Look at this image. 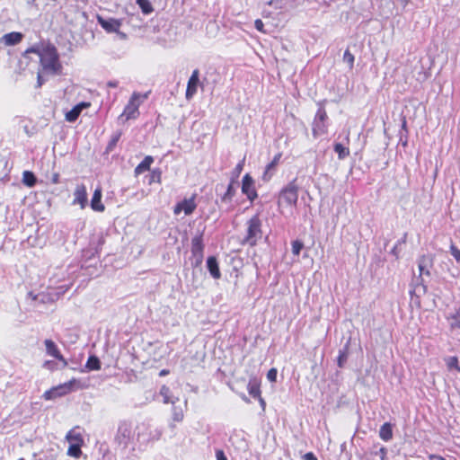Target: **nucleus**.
Returning a JSON list of instances; mask_svg holds the SVG:
<instances>
[{"label":"nucleus","instance_id":"f257e3e1","mask_svg":"<svg viewBox=\"0 0 460 460\" xmlns=\"http://www.w3.org/2000/svg\"><path fill=\"white\" fill-rule=\"evenodd\" d=\"M298 185L296 179L288 182L279 193L278 207L279 211L283 213L284 208H296L298 201Z\"/></svg>","mask_w":460,"mask_h":460},{"label":"nucleus","instance_id":"f03ea898","mask_svg":"<svg viewBox=\"0 0 460 460\" xmlns=\"http://www.w3.org/2000/svg\"><path fill=\"white\" fill-rule=\"evenodd\" d=\"M40 64L44 70L51 74H58L61 72L62 66L59 62V56L56 47L48 44L40 53Z\"/></svg>","mask_w":460,"mask_h":460},{"label":"nucleus","instance_id":"7ed1b4c3","mask_svg":"<svg viewBox=\"0 0 460 460\" xmlns=\"http://www.w3.org/2000/svg\"><path fill=\"white\" fill-rule=\"evenodd\" d=\"M246 234L243 239V244L253 247L262 237L261 220L259 215H254L246 223Z\"/></svg>","mask_w":460,"mask_h":460},{"label":"nucleus","instance_id":"20e7f679","mask_svg":"<svg viewBox=\"0 0 460 460\" xmlns=\"http://www.w3.org/2000/svg\"><path fill=\"white\" fill-rule=\"evenodd\" d=\"M75 383L76 379L72 378L68 382L58 385L46 391L43 394V397L46 400H53L56 399L57 397L66 395L74 390V385Z\"/></svg>","mask_w":460,"mask_h":460},{"label":"nucleus","instance_id":"39448f33","mask_svg":"<svg viewBox=\"0 0 460 460\" xmlns=\"http://www.w3.org/2000/svg\"><path fill=\"white\" fill-rule=\"evenodd\" d=\"M242 192L247 199L253 202L258 198L257 190L255 188V182L252 177L246 173L242 180Z\"/></svg>","mask_w":460,"mask_h":460},{"label":"nucleus","instance_id":"423d86ee","mask_svg":"<svg viewBox=\"0 0 460 460\" xmlns=\"http://www.w3.org/2000/svg\"><path fill=\"white\" fill-rule=\"evenodd\" d=\"M196 208V194H192L190 198L178 202L173 208V213L174 215H179L183 211L186 216H189L195 211Z\"/></svg>","mask_w":460,"mask_h":460},{"label":"nucleus","instance_id":"0eeeda50","mask_svg":"<svg viewBox=\"0 0 460 460\" xmlns=\"http://www.w3.org/2000/svg\"><path fill=\"white\" fill-rule=\"evenodd\" d=\"M147 93L144 94L134 93L121 115H133L137 111L139 105L147 99Z\"/></svg>","mask_w":460,"mask_h":460},{"label":"nucleus","instance_id":"6e6552de","mask_svg":"<svg viewBox=\"0 0 460 460\" xmlns=\"http://www.w3.org/2000/svg\"><path fill=\"white\" fill-rule=\"evenodd\" d=\"M191 254L196 258L197 264L202 262L204 255V243H203V234H196L191 239Z\"/></svg>","mask_w":460,"mask_h":460},{"label":"nucleus","instance_id":"1a4fd4ad","mask_svg":"<svg viewBox=\"0 0 460 460\" xmlns=\"http://www.w3.org/2000/svg\"><path fill=\"white\" fill-rule=\"evenodd\" d=\"M44 344L46 347V353L49 356H51L60 361L62 363V367H66L68 365L67 360L64 358V356L61 354L59 349L58 348L57 344L49 339H47L44 341Z\"/></svg>","mask_w":460,"mask_h":460},{"label":"nucleus","instance_id":"9d476101","mask_svg":"<svg viewBox=\"0 0 460 460\" xmlns=\"http://www.w3.org/2000/svg\"><path fill=\"white\" fill-rule=\"evenodd\" d=\"M88 203L87 199V190L84 184L81 183L76 185L74 191V205H79L82 209H84Z\"/></svg>","mask_w":460,"mask_h":460},{"label":"nucleus","instance_id":"9b49d317","mask_svg":"<svg viewBox=\"0 0 460 460\" xmlns=\"http://www.w3.org/2000/svg\"><path fill=\"white\" fill-rule=\"evenodd\" d=\"M97 21L100 23V25L108 32H116L119 31L121 23L119 20L110 18V19H104L103 17L98 15Z\"/></svg>","mask_w":460,"mask_h":460},{"label":"nucleus","instance_id":"f8f14e48","mask_svg":"<svg viewBox=\"0 0 460 460\" xmlns=\"http://www.w3.org/2000/svg\"><path fill=\"white\" fill-rule=\"evenodd\" d=\"M102 190L101 187H98L94 190L92 199H91V208L96 212H103L105 210V206L102 202Z\"/></svg>","mask_w":460,"mask_h":460},{"label":"nucleus","instance_id":"ddd939ff","mask_svg":"<svg viewBox=\"0 0 460 460\" xmlns=\"http://www.w3.org/2000/svg\"><path fill=\"white\" fill-rule=\"evenodd\" d=\"M199 70L195 69L192 72V75H190V77L188 81V85H187V90H186L187 99L191 98L197 93L198 84L199 83Z\"/></svg>","mask_w":460,"mask_h":460},{"label":"nucleus","instance_id":"4468645a","mask_svg":"<svg viewBox=\"0 0 460 460\" xmlns=\"http://www.w3.org/2000/svg\"><path fill=\"white\" fill-rule=\"evenodd\" d=\"M313 135L318 137L327 133V125L325 123V117H315L313 122Z\"/></svg>","mask_w":460,"mask_h":460},{"label":"nucleus","instance_id":"2eb2a0df","mask_svg":"<svg viewBox=\"0 0 460 460\" xmlns=\"http://www.w3.org/2000/svg\"><path fill=\"white\" fill-rule=\"evenodd\" d=\"M405 111L402 112H406L408 114L413 113H423L425 112V107L422 105L420 102L417 99L409 100L405 104Z\"/></svg>","mask_w":460,"mask_h":460},{"label":"nucleus","instance_id":"dca6fc26","mask_svg":"<svg viewBox=\"0 0 460 460\" xmlns=\"http://www.w3.org/2000/svg\"><path fill=\"white\" fill-rule=\"evenodd\" d=\"M207 267L213 279H219L221 278V272L219 270L218 262L215 256H209L208 258Z\"/></svg>","mask_w":460,"mask_h":460},{"label":"nucleus","instance_id":"f3484780","mask_svg":"<svg viewBox=\"0 0 460 460\" xmlns=\"http://www.w3.org/2000/svg\"><path fill=\"white\" fill-rule=\"evenodd\" d=\"M247 390L249 394L253 398H260L261 395V381L256 377L251 378L247 385Z\"/></svg>","mask_w":460,"mask_h":460},{"label":"nucleus","instance_id":"a211bd4d","mask_svg":"<svg viewBox=\"0 0 460 460\" xmlns=\"http://www.w3.org/2000/svg\"><path fill=\"white\" fill-rule=\"evenodd\" d=\"M154 162V158L151 155H146L144 160L137 165L134 170L135 175L138 176L139 174L149 171L150 166Z\"/></svg>","mask_w":460,"mask_h":460},{"label":"nucleus","instance_id":"6ab92c4d","mask_svg":"<svg viewBox=\"0 0 460 460\" xmlns=\"http://www.w3.org/2000/svg\"><path fill=\"white\" fill-rule=\"evenodd\" d=\"M23 35L21 32H10L3 36V40L8 46L16 45L22 40Z\"/></svg>","mask_w":460,"mask_h":460},{"label":"nucleus","instance_id":"aec40b11","mask_svg":"<svg viewBox=\"0 0 460 460\" xmlns=\"http://www.w3.org/2000/svg\"><path fill=\"white\" fill-rule=\"evenodd\" d=\"M66 438L67 439L70 445H84L83 436L79 431L76 430V429H72L71 430H69L66 436Z\"/></svg>","mask_w":460,"mask_h":460},{"label":"nucleus","instance_id":"412c9836","mask_svg":"<svg viewBox=\"0 0 460 460\" xmlns=\"http://www.w3.org/2000/svg\"><path fill=\"white\" fill-rule=\"evenodd\" d=\"M379 437L384 441H389L393 438V428L391 423H384L379 429Z\"/></svg>","mask_w":460,"mask_h":460},{"label":"nucleus","instance_id":"4be33fe9","mask_svg":"<svg viewBox=\"0 0 460 460\" xmlns=\"http://www.w3.org/2000/svg\"><path fill=\"white\" fill-rule=\"evenodd\" d=\"M236 182L230 181L226 191L221 196L220 199L223 203H229L235 195L234 184Z\"/></svg>","mask_w":460,"mask_h":460},{"label":"nucleus","instance_id":"5701e85b","mask_svg":"<svg viewBox=\"0 0 460 460\" xmlns=\"http://www.w3.org/2000/svg\"><path fill=\"white\" fill-rule=\"evenodd\" d=\"M37 182L36 176L31 171H24L22 172V183L27 187H33Z\"/></svg>","mask_w":460,"mask_h":460},{"label":"nucleus","instance_id":"b1692460","mask_svg":"<svg viewBox=\"0 0 460 460\" xmlns=\"http://www.w3.org/2000/svg\"><path fill=\"white\" fill-rule=\"evenodd\" d=\"M85 367L90 371L100 370L102 367L101 361L96 356L92 355L88 358Z\"/></svg>","mask_w":460,"mask_h":460},{"label":"nucleus","instance_id":"393cba45","mask_svg":"<svg viewBox=\"0 0 460 460\" xmlns=\"http://www.w3.org/2000/svg\"><path fill=\"white\" fill-rule=\"evenodd\" d=\"M91 106L90 102H81L75 105L66 115H80V113Z\"/></svg>","mask_w":460,"mask_h":460},{"label":"nucleus","instance_id":"a878e982","mask_svg":"<svg viewBox=\"0 0 460 460\" xmlns=\"http://www.w3.org/2000/svg\"><path fill=\"white\" fill-rule=\"evenodd\" d=\"M334 151H335V153H337L338 158L340 160H342V159H344V158H346L347 156L349 155V148L344 146L341 143H335L334 144Z\"/></svg>","mask_w":460,"mask_h":460},{"label":"nucleus","instance_id":"bb28decb","mask_svg":"<svg viewBox=\"0 0 460 460\" xmlns=\"http://www.w3.org/2000/svg\"><path fill=\"white\" fill-rule=\"evenodd\" d=\"M451 329H460V307L447 317Z\"/></svg>","mask_w":460,"mask_h":460},{"label":"nucleus","instance_id":"cd10ccee","mask_svg":"<svg viewBox=\"0 0 460 460\" xmlns=\"http://www.w3.org/2000/svg\"><path fill=\"white\" fill-rule=\"evenodd\" d=\"M82 447H83V445H75V444L69 445L68 449H67V455L69 456H72L75 458H79L82 455V450H81Z\"/></svg>","mask_w":460,"mask_h":460},{"label":"nucleus","instance_id":"c85d7f7f","mask_svg":"<svg viewBox=\"0 0 460 460\" xmlns=\"http://www.w3.org/2000/svg\"><path fill=\"white\" fill-rule=\"evenodd\" d=\"M244 166V159H243L241 162H239L234 169L231 172V180L232 181L237 182V179L239 178L243 169Z\"/></svg>","mask_w":460,"mask_h":460},{"label":"nucleus","instance_id":"c756f323","mask_svg":"<svg viewBox=\"0 0 460 460\" xmlns=\"http://www.w3.org/2000/svg\"><path fill=\"white\" fill-rule=\"evenodd\" d=\"M446 364L448 368V370L456 369L457 372L460 373V366L458 363V358L456 356L449 357L446 359Z\"/></svg>","mask_w":460,"mask_h":460},{"label":"nucleus","instance_id":"7c9ffc66","mask_svg":"<svg viewBox=\"0 0 460 460\" xmlns=\"http://www.w3.org/2000/svg\"><path fill=\"white\" fill-rule=\"evenodd\" d=\"M282 156V154L281 153H279L277 154L272 161L267 165L266 167V170H265V172H264V179L266 178V175L271 171V170H274V168L278 165V164L279 163V160Z\"/></svg>","mask_w":460,"mask_h":460},{"label":"nucleus","instance_id":"2f4dec72","mask_svg":"<svg viewBox=\"0 0 460 460\" xmlns=\"http://www.w3.org/2000/svg\"><path fill=\"white\" fill-rule=\"evenodd\" d=\"M121 137V132L120 131H117L111 138L110 142L108 143V146H107V151L108 152H111L114 149V147L116 146L117 143L119 142V138Z\"/></svg>","mask_w":460,"mask_h":460},{"label":"nucleus","instance_id":"473e14b6","mask_svg":"<svg viewBox=\"0 0 460 460\" xmlns=\"http://www.w3.org/2000/svg\"><path fill=\"white\" fill-rule=\"evenodd\" d=\"M429 263H431V259L429 258L427 255H422L419 259V270H420V275L425 272V268L427 267V265Z\"/></svg>","mask_w":460,"mask_h":460},{"label":"nucleus","instance_id":"72a5a7b5","mask_svg":"<svg viewBox=\"0 0 460 460\" xmlns=\"http://www.w3.org/2000/svg\"><path fill=\"white\" fill-rule=\"evenodd\" d=\"M292 253L295 256H299L301 250L304 248V243L300 240H295L291 243Z\"/></svg>","mask_w":460,"mask_h":460},{"label":"nucleus","instance_id":"f704fd0d","mask_svg":"<svg viewBox=\"0 0 460 460\" xmlns=\"http://www.w3.org/2000/svg\"><path fill=\"white\" fill-rule=\"evenodd\" d=\"M137 3L141 7L143 13H149L153 11L151 4L147 0H137Z\"/></svg>","mask_w":460,"mask_h":460},{"label":"nucleus","instance_id":"c9c22d12","mask_svg":"<svg viewBox=\"0 0 460 460\" xmlns=\"http://www.w3.org/2000/svg\"><path fill=\"white\" fill-rule=\"evenodd\" d=\"M162 172L159 169H155L151 172L149 184L153 182H161Z\"/></svg>","mask_w":460,"mask_h":460},{"label":"nucleus","instance_id":"e433bc0d","mask_svg":"<svg viewBox=\"0 0 460 460\" xmlns=\"http://www.w3.org/2000/svg\"><path fill=\"white\" fill-rule=\"evenodd\" d=\"M344 62L349 64V68L353 67L354 64V56L349 52V50H346L343 55Z\"/></svg>","mask_w":460,"mask_h":460},{"label":"nucleus","instance_id":"4c0bfd02","mask_svg":"<svg viewBox=\"0 0 460 460\" xmlns=\"http://www.w3.org/2000/svg\"><path fill=\"white\" fill-rule=\"evenodd\" d=\"M450 252L457 262H460V249H458L454 243L450 244Z\"/></svg>","mask_w":460,"mask_h":460},{"label":"nucleus","instance_id":"58836bf2","mask_svg":"<svg viewBox=\"0 0 460 460\" xmlns=\"http://www.w3.org/2000/svg\"><path fill=\"white\" fill-rule=\"evenodd\" d=\"M268 4L273 6L275 9H283L286 5L284 0H270Z\"/></svg>","mask_w":460,"mask_h":460},{"label":"nucleus","instance_id":"ea45409f","mask_svg":"<svg viewBox=\"0 0 460 460\" xmlns=\"http://www.w3.org/2000/svg\"><path fill=\"white\" fill-rule=\"evenodd\" d=\"M347 358H348L347 352L340 351V354H339V357H338V360H337L339 367H343L344 363L347 360Z\"/></svg>","mask_w":460,"mask_h":460},{"label":"nucleus","instance_id":"a19ab883","mask_svg":"<svg viewBox=\"0 0 460 460\" xmlns=\"http://www.w3.org/2000/svg\"><path fill=\"white\" fill-rule=\"evenodd\" d=\"M277 369L276 368H270L267 373V378L270 382H276L277 380Z\"/></svg>","mask_w":460,"mask_h":460},{"label":"nucleus","instance_id":"79ce46f5","mask_svg":"<svg viewBox=\"0 0 460 460\" xmlns=\"http://www.w3.org/2000/svg\"><path fill=\"white\" fill-rule=\"evenodd\" d=\"M183 412L182 411H176L174 410V412H173V415H172V420L176 422H181L182 420H183Z\"/></svg>","mask_w":460,"mask_h":460},{"label":"nucleus","instance_id":"37998d69","mask_svg":"<svg viewBox=\"0 0 460 460\" xmlns=\"http://www.w3.org/2000/svg\"><path fill=\"white\" fill-rule=\"evenodd\" d=\"M254 26H255V28H256L259 31H261V32H265V31H264V29H263L264 24H263V22H262V21H261V19H257V20H255V22H254Z\"/></svg>","mask_w":460,"mask_h":460},{"label":"nucleus","instance_id":"c03bdc74","mask_svg":"<svg viewBox=\"0 0 460 460\" xmlns=\"http://www.w3.org/2000/svg\"><path fill=\"white\" fill-rule=\"evenodd\" d=\"M170 389L166 385H163L160 390V394L164 396V402H168L167 394Z\"/></svg>","mask_w":460,"mask_h":460},{"label":"nucleus","instance_id":"a18cd8bd","mask_svg":"<svg viewBox=\"0 0 460 460\" xmlns=\"http://www.w3.org/2000/svg\"><path fill=\"white\" fill-rule=\"evenodd\" d=\"M217 460H227L224 451L222 449H217L216 451Z\"/></svg>","mask_w":460,"mask_h":460},{"label":"nucleus","instance_id":"49530a36","mask_svg":"<svg viewBox=\"0 0 460 460\" xmlns=\"http://www.w3.org/2000/svg\"><path fill=\"white\" fill-rule=\"evenodd\" d=\"M303 459L304 460H318L317 457L315 456V455L313 452L305 453L303 456Z\"/></svg>","mask_w":460,"mask_h":460},{"label":"nucleus","instance_id":"de8ad7c7","mask_svg":"<svg viewBox=\"0 0 460 460\" xmlns=\"http://www.w3.org/2000/svg\"><path fill=\"white\" fill-rule=\"evenodd\" d=\"M429 458L430 460H446V458H445V457H443V456H438V455H433V454L429 455Z\"/></svg>","mask_w":460,"mask_h":460},{"label":"nucleus","instance_id":"09e8293b","mask_svg":"<svg viewBox=\"0 0 460 460\" xmlns=\"http://www.w3.org/2000/svg\"><path fill=\"white\" fill-rule=\"evenodd\" d=\"M53 365H54V364H53V362H52V361H50V360H46V361L44 362V364H43V366H44L45 367H47V368H49V369H50V370H53V369H54Z\"/></svg>","mask_w":460,"mask_h":460},{"label":"nucleus","instance_id":"8fccbe9b","mask_svg":"<svg viewBox=\"0 0 460 460\" xmlns=\"http://www.w3.org/2000/svg\"><path fill=\"white\" fill-rule=\"evenodd\" d=\"M25 53H26V54H27V53H37V54H39V55H40V50H38L36 48L32 47V48H31V49H28L25 51Z\"/></svg>","mask_w":460,"mask_h":460},{"label":"nucleus","instance_id":"3c124183","mask_svg":"<svg viewBox=\"0 0 460 460\" xmlns=\"http://www.w3.org/2000/svg\"><path fill=\"white\" fill-rule=\"evenodd\" d=\"M43 84V80H42V77L41 75L39 74L38 75V78H37V86L38 87H40Z\"/></svg>","mask_w":460,"mask_h":460},{"label":"nucleus","instance_id":"603ef678","mask_svg":"<svg viewBox=\"0 0 460 460\" xmlns=\"http://www.w3.org/2000/svg\"><path fill=\"white\" fill-rule=\"evenodd\" d=\"M170 371L168 369H162L159 373V376H165L167 375H169Z\"/></svg>","mask_w":460,"mask_h":460},{"label":"nucleus","instance_id":"864d4df0","mask_svg":"<svg viewBox=\"0 0 460 460\" xmlns=\"http://www.w3.org/2000/svg\"><path fill=\"white\" fill-rule=\"evenodd\" d=\"M380 453L382 456V460H385V455H386V449L385 447L380 448Z\"/></svg>","mask_w":460,"mask_h":460},{"label":"nucleus","instance_id":"5fc2aeb1","mask_svg":"<svg viewBox=\"0 0 460 460\" xmlns=\"http://www.w3.org/2000/svg\"><path fill=\"white\" fill-rule=\"evenodd\" d=\"M108 84V86H110V87H117V85H118V82H116V81H110V82H108V84Z\"/></svg>","mask_w":460,"mask_h":460},{"label":"nucleus","instance_id":"6e6d98bb","mask_svg":"<svg viewBox=\"0 0 460 460\" xmlns=\"http://www.w3.org/2000/svg\"><path fill=\"white\" fill-rule=\"evenodd\" d=\"M261 405V407L264 409L265 408V405H266V402L264 401V399L261 397V395L260 396V398H257Z\"/></svg>","mask_w":460,"mask_h":460},{"label":"nucleus","instance_id":"4d7b16f0","mask_svg":"<svg viewBox=\"0 0 460 460\" xmlns=\"http://www.w3.org/2000/svg\"><path fill=\"white\" fill-rule=\"evenodd\" d=\"M58 180H59V175L58 173L54 174V176L52 178V182L53 183H58Z\"/></svg>","mask_w":460,"mask_h":460},{"label":"nucleus","instance_id":"13d9d810","mask_svg":"<svg viewBox=\"0 0 460 460\" xmlns=\"http://www.w3.org/2000/svg\"><path fill=\"white\" fill-rule=\"evenodd\" d=\"M78 117H66L68 122H75Z\"/></svg>","mask_w":460,"mask_h":460},{"label":"nucleus","instance_id":"bf43d9fd","mask_svg":"<svg viewBox=\"0 0 460 460\" xmlns=\"http://www.w3.org/2000/svg\"><path fill=\"white\" fill-rule=\"evenodd\" d=\"M400 2H401V4H402V5L403 7H405V6L408 4L409 0H400Z\"/></svg>","mask_w":460,"mask_h":460},{"label":"nucleus","instance_id":"052dcab7","mask_svg":"<svg viewBox=\"0 0 460 460\" xmlns=\"http://www.w3.org/2000/svg\"><path fill=\"white\" fill-rule=\"evenodd\" d=\"M402 127H405V125H406L405 117H403V119L402 120Z\"/></svg>","mask_w":460,"mask_h":460},{"label":"nucleus","instance_id":"680f3d73","mask_svg":"<svg viewBox=\"0 0 460 460\" xmlns=\"http://www.w3.org/2000/svg\"><path fill=\"white\" fill-rule=\"evenodd\" d=\"M243 399H244L246 402H249V399H247L245 396L243 397Z\"/></svg>","mask_w":460,"mask_h":460}]
</instances>
